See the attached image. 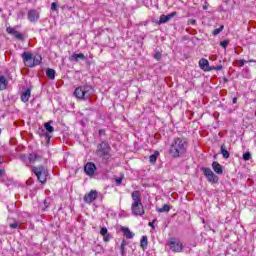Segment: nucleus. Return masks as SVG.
Segmentation results:
<instances>
[{
  "instance_id": "nucleus-1",
  "label": "nucleus",
  "mask_w": 256,
  "mask_h": 256,
  "mask_svg": "<svg viewBox=\"0 0 256 256\" xmlns=\"http://www.w3.org/2000/svg\"><path fill=\"white\" fill-rule=\"evenodd\" d=\"M169 153L174 159L183 157L187 153V141L183 138H174L171 142Z\"/></svg>"
},
{
  "instance_id": "nucleus-2",
  "label": "nucleus",
  "mask_w": 256,
  "mask_h": 256,
  "mask_svg": "<svg viewBox=\"0 0 256 256\" xmlns=\"http://www.w3.org/2000/svg\"><path fill=\"white\" fill-rule=\"evenodd\" d=\"M131 198L133 201L131 205L132 215L143 217L145 215V209L143 208V202H141V192L138 190L133 191Z\"/></svg>"
},
{
  "instance_id": "nucleus-3",
  "label": "nucleus",
  "mask_w": 256,
  "mask_h": 256,
  "mask_svg": "<svg viewBox=\"0 0 256 256\" xmlns=\"http://www.w3.org/2000/svg\"><path fill=\"white\" fill-rule=\"evenodd\" d=\"M22 59L24 62V65L26 67H37V65H41V61H43V57H41V55L36 54L33 55L31 52H23L22 53Z\"/></svg>"
},
{
  "instance_id": "nucleus-4",
  "label": "nucleus",
  "mask_w": 256,
  "mask_h": 256,
  "mask_svg": "<svg viewBox=\"0 0 256 256\" xmlns=\"http://www.w3.org/2000/svg\"><path fill=\"white\" fill-rule=\"evenodd\" d=\"M95 93V89L91 85L79 86L74 90V97L76 99H90L91 95Z\"/></svg>"
},
{
  "instance_id": "nucleus-5",
  "label": "nucleus",
  "mask_w": 256,
  "mask_h": 256,
  "mask_svg": "<svg viewBox=\"0 0 256 256\" xmlns=\"http://www.w3.org/2000/svg\"><path fill=\"white\" fill-rule=\"evenodd\" d=\"M96 153L98 157H102L105 161L111 157V146H109V143L103 141L97 146Z\"/></svg>"
},
{
  "instance_id": "nucleus-6",
  "label": "nucleus",
  "mask_w": 256,
  "mask_h": 256,
  "mask_svg": "<svg viewBox=\"0 0 256 256\" xmlns=\"http://www.w3.org/2000/svg\"><path fill=\"white\" fill-rule=\"evenodd\" d=\"M33 173L36 175L38 181L42 184L47 183V177H49V171L43 166L33 167Z\"/></svg>"
},
{
  "instance_id": "nucleus-7",
  "label": "nucleus",
  "mask_w": 256,
  "mask_h": 256,
  "mask_svg": "<svg viewBox=\"0 0 256 256\" xmlns=\"http://www.w3.org/2000/svg\"><path fill=\"white\" fill-rule=\"evenodd\" d=\"M202 171L204 173V176L206 177L208 183H218L219 177L213 173V170L211 168H202Z\"/></svg>"
},
{
  "instance_id": "nucleus-8",
  "label": "nucleus",
  "mask_w": 256,
  "mask_h": 256,
  "mask_svg": "<svg viewBox=\"0 0 256 256\" xmlns=\"http://www.w3.org/2000/svg\"><path fill=\"white\" fill-rule=\"evenodd\" d=\"M169 245L171 251H173L174 253H181V251H183V244L181 243V241L175 238L170 239Z\"/></svg>"
},
{
  "instance_id": "nucleus-9",
  "label": "nucleus",
  "mask_w": 256,
  "mask_h": 256,
  "mask_svg": "<svg viewBox=\"0 0 256 256\" xmlns=\"http://www.w3.org/2000/svg\"><path fill=\"white\" fill-rule=\"evenodd\" d=\"M97 197H99V192H97V190H91L88 194L84 195V202L91 205Z\"/></svg>"
},
{
  "instance_id": "nucleus-10",
  "label": "nucleus",
  "mask_w": 256,
  "mask_h": 256,
  "mask_svg": "<svg viewBox=\"0 0 256 256\" xmlns=\"http://www.w3.org/2000/svg\"><path fill=\"white\" fill-rule=\"evenodd\" d=\"M84 171L88 177H93V175H95V171H97V166H95V163L93 162H88L84 166Z\"/></svg>"
},
{
  "instance_id": "nucleus-11",
  "label": "nucleus",
  "mask_w": 256,
  "mask_h": 256,
  "mask_svg": "<svg viewBox=\"0 0 256 256\" xmlns=\"http://www.w3.org/2000/svg\"><path fill=\"white\" fill-rule=\"evenodd\" d=\"M6 32L8 33V35H14L15 39H17L18 41H24L25 39V35L19 33L17 30H15V28L11 26L6 28Z\"/></svg>"
},
{
  "instance_id": "nucleus-12",
  "label": "nucleus",
  "mask_w": 256,
  "mask_h": 256,
  "mask_svg": "<svg viewBox=\"0 0 256 256\" xmlns=\"http://www.w3.org/2000/svg\"><path fill=\"white\" fill-rule=\"evenodd\" d=\"M86 59H87V56L83 53H79V54L74 53L69 57V61L71 63H79V60L85 61Z\"/></svg>"
},
{
  "instance_id": "nucleus-13",
  "label": "nucleus",
  "mask_w": 256,
  "mask_h": 256,
  "mask_svg": "<svg viewBox=\"0 0 256 256\" xmlns=\"http://www.w3.org/2000/svg\"><path fill=\"white\" fill-rule=\"evenodd\" d=\"M175 15H177V12H172L168 15H161L160 19H159V25H163L165 23H169V21H171V19H173V17H175Z\"/></svg>"
},
{
  "instance_id": "nucleus-14",
  "label": "nucleus",
  "mask_w": 256,
  "mask_h": 256,
  "mask_svg": "<svg viewBox=\"0 0 256 256\" xmlns=\"http://www.w3.org/2000/svg\"><path fill=\"white\" fill-rule=\"evenodd\" d=\"M199 67L200 69H202L203 71H213V67L209 66V60L202 58L199 61Z\"/></svg>"
},
{
  "instance_id": "nucleus-15",
  "label": "nucleus",
  "mask_w": 256,
  "mask_h": 256,
  "mask_svg": "<svg viewBox=\"0 0 256 256\" xmlns=\"http://www.w3.org/2000/svg\"><path fill=\"white\" fill-rule=\"evenodd\" d=\"M28 21L31 23H36V21H39V12L36 10H30L28 12Z\"/></svg>"
},
{
  "instance_id": "nucleus-16",
  "label": "nucleus",
  "mask_w": 256,
  "mask_h": 256,
  "mask_svg": "<svg viewBox=\"0 0 256 256\" xmlns=\"http://www.w3.org/2000/svg\"><path fill=\"white\" fill-rule=\"evenodd\" d=\"M120 231L123 233L126 239H133V237H135V233L131 232L129 227H121Z\"/></svg>"
},
{
  "instance_id": "nucleus-17",
  "label": "nucleus",
  "mask_w": 256,
  "mask_h": 256,
  "mask_svg": "<svg viewBox=\"0 0 256 256\" xmlns=\"http://www.w3.org/2000/svg\"><path fill=\"white\" fill-rule=\"evenodd\" d=\"M212 169L215 171V173H217V175H223V167L221 164H219V162H213Z\"/></svg>"
},
{
  "instance_id": "nucleus-18",
  "label": "nucleus",
  "mask_w": 256,
  "mask_h": 256,
  "mask_svg": "<svg viewBox=\"0 0 256 256\" xmlns=\"http://www.w3.org/2000/svg\"><path fill=\"white\" fill-rule=\"evenodd\" d=\"M30 98H31V89H27L21 94V101L23 103H27V101H29Z\"/></svg>"
},
{
  "instance_id": "nucleus-19",
  "label": "nucleus",
  "mask_w": 256,
  "mask_h": 256,
  "mask_svg": "<svg viewBox=\"0 0 256 256\" xmlns=\"http://www.w3.org/2000/svg\"><path fill=\"white\" fill-rule=\"evenodd\" d=\"M8 83L9 82H7V78H5V76H0V91H5Z\"/></svg>"
},
{
  "instance_id": "nucleus-20",
  "label": "nucleus",
  "mask_w": 256,
  "mask_h": 256,
  "mask_svg": "<svg viewBox=\"0 0 256 256\" xmlns=\"http://www.w3.org/2000/svg\"><path fill=\"white\" fill-rule=\"evenodd\" d=\"M55 75H56L55 69L48 68V69L46 70V76H47L48 79H50L51 81H53V79H55Z\"/></svg>"
},
{
  "instance_id": "nucleus-21",
  "label": "nucleus",
  "mask_w": 256,
  "mask_h": 256,
  "mask_svg": "<svg viewBox=\"0 0 256 256\" xmlns=\"http://www.w3.org/2000/svg\"><path fill=\"white\" fill-rule=\"evenodd\" d=\"M39 159H41V156H39L38 154H29L28 155L29 163H35L36 161H39Z\"/></svg>"
},
{
  "instance_id": "nucleus-22",
  "label": "nucleus",
  "mask_w": 256,
  "mask_h": 256,
  "mask_svg": "<svg viewBox=\"0 0 256 256\" xmlns=\"http://www.w3.org/2000/svg\"><path fill=\"white\" fill-rule=\"evenodd\" d=\"M158 213H169L171 211V206L164 204L162 208L157 209Z\"/></svg>"
},
{
  "instance_id": "nucleus-23",
  "label": "nucleus",
  "mask_w": 256,
  "mask_h": 256,
  "mask_svg": "<svg viewBox=\"0 0 256 256\" xmlns=\"http://www.w3.org/2000/svg\"><path fill=\"white\" fill-rule=\"evenodd\" d=\"M157 157H159V151H155L152 155H150V163H157Z\"/></svg>"
},
{
  "instance_id": "nucleus-24",
  "label": "nucleus",
  "mask_w": 256,
  "mask_h": 256,
  "mask_svg": "<svg viewBox=\"0 0 256 256\" xmlns=\"http://www.w3.org/2000/svg\"><path fill=\"white\" fill-rule=\"evenodd\" d=\"M147 245H148L147 236H142L140 240V247H142V249H146Z\"/></svg>"
},
{
  "instance_id": "nucleus-25",
  "label": "nucleus",
  "mask_w": 256,
  "mask_h": 256,
  "mask_svg": "<svg viewBox=\"0 0 256 256\" xmlns=\"http://www.w3.org/2000/svg\"><path fill=\"white\" fill-rule=\"evenodd\" d=\"M125 247H127V240H122L120 245L121 256H125Z\"/></svg>"
},
{
  "instance_id": "nucleus-26",
  "label": "nucleus",
  "mask_w": 256,
  "mask_h": 256,
  "mask_svg": "<svg viewBox=\"0 0 256 256\" xmlns=\"http://www.w3.org/2000/svg\"><path fill=\"white\" fill-rule=\"evenodd\" d=\"M44 128L46 129V131H48V133H53L55 131V128L51 126V122H46L44 124Z\"/></svg>"
},
{
  "instance_id": "nucleus-27",
  "label": "nucleus",
  "mask_w": 256,
  "mask_h": 256,
  "mask_svg": "<svg viewBox=\"0 0 256 256\" xmlns=\"http://www.w3.org/2000/svg\"><path fill=\"white\" fill-rule=\"evenodd\" d=\"M220 151H221L224 159H229V155H230L229 151L227 149H225V147L223 145L221 146Z\"/></svg>"
},
{
  "instance_id": "nucleus-28",
  "label": "nucleus",
  "mask_w": 256,
  "mask_h": 256,
  "mask_svg": "<svg viewBox=\"0 0 256 256\" xmlns=\"http://www.w3.org/2000/svg\"><path fill=\"white\" fill-rule=\"evenodd\" d=\"M223 29H224V26L222 25L219 28L213 30L212 35H214V36L219 35V33H221V31H223Z\"/></svg>"
},
{
  "instance_id": "nucleus-29",
  "label": "nucleus",
  "mask_w": 256,
  "mask_h": 256,
  "mask_svg": "<svg viewBox=\"0 0 256 256\" xmlns=\"http://www.w3.org/2000/svg\"><path fill=\"white\" fill-rule=\"evenodd\" d=\"M107 233H109V230H107L106 227H102L101 230H100V235L105 237L107 235Z\"/></svg>"
},
{
  "instance_id": "nucleus-30",
  "label": "nucleus",
  "mask_w": 256,
  "mask_h": 256,
  "mask_svg": "<svg viewBox=\"0 0 256 256\" xmlns=\"http://www.w3.org/2000/svg\"><path fill=\"white\" fill-rule=\"evenodd\" d=\"M242 157L244 161H249V159H251V153L245 152Z\"/></svg>"
},
{
  "instance_id": "nucleus-31",
  "label": "nucleus",
  "mask_w": 256,
  "mask_h": 256,
  "mask_svg": "<svg viewBox=\"0 0 256 256\" xmlns=\"http://www.w3.org/2000/svg\"><path fill=\"white\" fill-rule=\"evenodd\" d=\"M220 45L223 47V49H227V46L229 45V40H224L220 42Z\"/></svg>"
},
{
  "instance_id": "nucleus-32",
  "label": "nucleus",
  "mask_w": 256,
  "mask_h": 256,
  "mask_svg": "<svg viewBox=\"0 0 256 256\" xmlns=\"http://www.w3.org/2000/svg\"><path fill=\"white\" fill-rule=\"evenodd\" d=\"M161 52H155L154 54V59H156V61H161Z\"/></svg>"
},
{
  "instance_id": "nucleus-33",
  "label": "nucleus",
  "mask_w": 256,
  "mask_h": 256,
  "mask_svg": "<svg viewBox=\"0 0 256 256\" xmlns=\"http://www.w3.org/2000/svg\"><path fill=\"white\" fill-rule=\"evenodd\" d=\"M10 229H19V223L18 222L11 223Z\"/></svg>"
},
{
  "instance_id": "nucleus-34",
  "label": "nucleus",
  "mask_w": 256,
  "mask_h": 256,
  "mask_svg": "<svg viewBox=\"0 0 256 256\" xmlns=\"http://www.w3.org/2000/svg\"><path fill=\"white\" fill-rule=\"evenodd\" d=\"M238 63H239V67H244L245 63H247V60L241 59V60H238Z\"/></svg>"
},
{
  "instance_id": "nucleus-35",
  "label": "nucleus",
  "mask_w": 256,
  "mask_h": 256,
  "mask_svg": "<svg viewBox=\"0 0 256 256\" xmlns=\"http://www.w3.org/2000/svg\"><path fill=\"white\" fill-rule=\"evenodd\" d=\"M221 69H223L222 65H218V66H213L212 67V71H221Z\"/></svg>"
},
{
  "instance_id": "nucleus-36",
  "label": "nucleus",
  "mask_w": 256,
  "mask_h": 256,
  "mask_svg": "<svg viewBox=\"0 0 256 256\" xmlns=\"http://www.w3.org/2000/svg\"><path fill=\"white\" fill-rule=\"evenodd\" d=\"M51 10H52V11H56V10H57V3H56V2H53V3L51 4Z\"/></svg>"
},
{
  "instance_id": "nucleus-37",
  "label": "nucleus",
  "mask_w": 256,
  "mask_h": 256,
  "mask_svg": "<svg viewBox=\"0 0 256 256\" xmlns=\"http://www.w3.org/2000/svg\"><path fill=\"white\" fill-rule=\"evenodd\" d=\"M121 183H123V178H117L116 185H121Z\"/></svg>"
},
{
  "instance_id": "nucleus-38",
  "label": "nucleus",
  "mask_w": 256,
  "mask_h": 256,
  "mask_svg": "<svg viewBox=\"0 0 256 256\" xmlns=\"http://www.w3.org/2000/svg\"><path fill=\"white\" fill-rule=\"evenodd\" d=\"M109 239H111V236H109V235H105L104 236V241H105V243H107V241H109Z\"/></svg>"
},
{
  "instance_id": "nucleus-39",
  "label": "nucleus",
  "mask_w": 256,
  "mask_h": 256,
  "mask_svg": "<svg viewBox=\"0 0 256 256\" xmlns=\"http://www.w3.org/2000/svg\"><path fill=\"white\" fill-rule=\"evenodd\" d=\"M189 23L190 25H197V20L192 19L189 21Z\"/></svg>"
},
{
  "instance_id": "nucleus-40",
  "label": "nucleus",
  "mask_w": 256,
  "mask_h": 256,
  "mask_svg": "<svg viewBox=\"0 0 256 256\" xmlns=\"http://www.w3.org/2000/svg\"><path fill=\"white\" fill-rule=\"evenodd\" d=\"M98 133H99V135H105V130L104 129H100Z\"/></svg>"
},
{
  "instance_id": "nucleus-41",
  "label": "nucleus",
  "mask_w": 256,
  "mask_h": 256,
  "mask_svg": "<svg viewBox=\"0 0 256 256\" xmlns=\"http://www.w3.org/2000/svg\"><path fill=\"white\" fill-rule=\"evenodd\" d=\"M154 223H155V221L149 222V227H152L154 229L155 228V226L153 225Z\"/></svg>"
},
{
  "instance_id": "nucleus-42",
  "label": "nucleus",
  "mask_w": 256,
  "mask_h": 256,
  "mask_svg": "<svg viewBox=\"0 0 256 256\" xmlns=\"http://www.w3.org/2000/svg\"><path fill=\"white\" fill-rule=\"evenodd\" d=\"M247 63H256V61L254 59H250L247 61Z\"/></svg>"
},
{
  "instance_id": "nucleus-43",
  "label": "nucleus",
  "mask_w": 256,
  "mask_h": 256,
  "mask_svg": "<svg viewBox=\"0 0 256 256\" xmlns=\"http://www.w3.org/2000/svg\"><path fill=\"white\" fill-rule=\"evenodd\" d=\"M232 103H234V104L237 103V98H233Z\"/></svg>"
},
{
  "instance_id": "nucleus-44",
  "label": "nucleus",
  "mask_w": 256,
  "mask_h": 256,
  "mask_svg": "<svg viewBox=\"0 0 256 256\" xmlns=\"http://www.w3.org/2000/svg\"><path fill=\"white\" fill-rule=\"evenodd\" d=\"M3 175V170H0V176Z\"/></svg>"
},
{
  "instance_id": "nucleus-45",
  "label": "nucleus",
  "mask_w": 256,
  "mask_h": 256,
  "mask_svg": "<svg viewBox=\"0 0 256 256\" xmlns=\"http://www.w3.org/2000/svg\"><path fill=\"white\" fill-rule=\"evenodd\" d=\"M203 9H204V10H207V6H203Z\"/></svg>"
},
{
  "instance_id": "nucleus-46",
  "label": "nucleus",
  "mask_w": 256,
  "mask_h": 256,
  "mask_svg": "<svg viewBox=\"0 0 256 256\" xmlns=\"http://www.w3.org/2000/svg\"><path fill=\"white\" fill-rule=\"evenodd\" d=\"M0 133H1V130H0Z\"/></svg>"
}]
</instances>
